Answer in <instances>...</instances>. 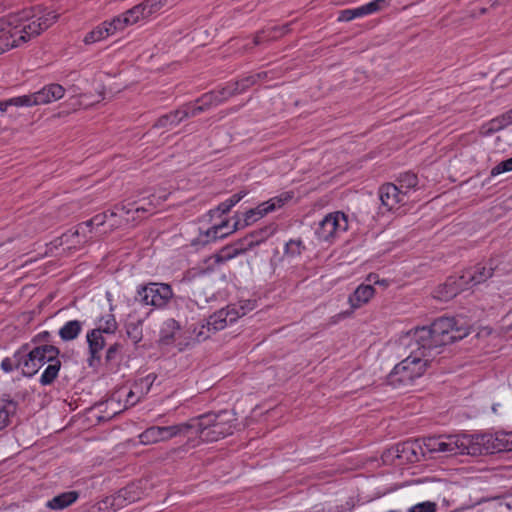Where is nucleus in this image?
Returning <instances> with one entry per match:
<instances>
[{"label": "nucleus", "instance_id": "nucleus-1", "mask_svg": "<svg viewBox=\"0 0 512 512\" xmlns=\"http://www.w3.org/2000/svg\"><path fill=\"white\" fill-rule=\"evenodd\" d=\"M35 17L33 9H25L18 13H11L1 17L0 32L7 30V36H0V50L7 51L28 42L31 38L40 35L44 30L53 25L59 15L47 12L31 21Z\"/></svg>", "mask_w": 512, "mask_h": 512}, {"label": "nucleus", "instance_id": "nucleus-2", "mask_svg": "<svg viewBox=\"0 0 512 512\" xmlns=\"http://www.w3.org/2000/svg\"><path fill=\"white\" fill-rule=\"evenodd\" d=\"M470 333V327L454 317H440L429 327H418L405 337L407 346L420 345L426 350L441 353V348L461 340Z\"/></svg>", "mask_w": 512, "mask_h": 512}, {"label": "nucleus", "instance_id": "nucleus-3", "mask_svg": "<svg viewBox=\"0 0 512 512\" xmlns=\"http://www.w3.org/2000/svg\"><path fill=\"white\" fill-rule=\"evenodd\" d=\"M410 354L398 363L387 377L389 385L400 388L411 385L415 379L424 375L436 361V353L413 344Z\"/></svg>", "mask_w": 512, "mask_h": 512}, {"label": "nucleus", "instance_id": "nucleus-4", "mask_svg": "<svg viewBox=\"0 0 512 512\" xmlns=\"http://www.w3.org/2000/svg\"><path fill=\"white\" fill-rule=\"evenodd\" d=\"M58 355L59 349L55 346H38L26 355L22 354V360H19L18 364H22V374L27 377L35 375L43 365L48 364L40 377V383L50 385L57 378L61 368Z\"/></svg>", "mask_w": 512, "mask_h": 512}, {"label": "nucleus", "instance_id": "nucleus-5", "mask_svg": "<svg viewBox=\"0 0 512 512\" xmlns=\"http://www.w3.org/2000/svg\"><path fill=\"white\" fill-rule=\"evenodd\" d=\"M291 198L292 195H290L289 193L283 194L279 197L271 198L270 200L261 203L256 208L247 211L244 217V224H241L240 221H236L233 228L230 231L224 232V229L228 227V221H224L221 224L215 225L206 230L205 232L201 233L199 235L198 242L207 244L217 239H222L228 236L230 233L236 231L237 229L251 225L253 222L257 221L258 219L265 216L269 212H272L275 209L282 207L285 204V202H287Z\"/></svg>", "mask_w": 512, "mask_h": 512}, {"label": "nucleus", "instance_id": "nucleus-6", "mask_svg": "<svg viewBox=\"0 0 512 512\" xmlns=\"http://www.w3.org/2000/svg\"><path fill=\"white\" fill-rule=\"evenodd\" d=\"M187 424L191 426V431H195L200 439L206 442L218 441L232 434L234 427L227 412L204 414L191 419Z\"/></svg>", "mask_w": 512, "mask_h": 512}, {"label": "nucleus", "instance_id": "nucleus-7", "mask_svg": "<svg viewBox=\"0 0 512 512\" xmlns=\"http://www.w3.org/2000/svg\"><path fill=\"white\" fill-rule=\"evenodd\" d=\"M423 446L430 453L444 456L471 455L473 449L472 435H440L423 440Z\"/></svg>", "mask_w": 512, "mask_h": 512}, {"label": "nucleus", "instance_id": "nucleus-8", "mask_svg": "<svg viewBox=\"0 0 512 512\" xmlns=\"http://www.w3.org/2000/svg\"><path fill=\"white\" fill-rule=\"evenodd\" d=\"M472 456L512 451V432L472 435Z\"/></svg>", "mask_w": 512, "mask_h": 512}, {"label": "nucleus", "instance_id": "nucleus-9", "mask_svg": "<svg viewBox=\"0 0 512 512\" xmlns=\"http://www.w3.org/2000/svg\"><path fill=\"white\" fill-rule=\"evenodd\" d=\"M173 297V291L169 284L148 283L137 288L136 300L157 309L164 308Z\"/></svg>", "mask_w": 512, "mask_h": 512}, {"label": "nucleus", "instance_id": "nucleus-10", "mask_svg": "<svg viewBox=\"0 0 512 512\" xmlns=\"http://www.w3.org/2000/svg\"><path fill=\"white\" fill-rule=\"evenodd\" d=\"M191 432V426L179 423L171 426H151L139 435V441L143 445H151L166 442L177 436H187Z\"/></svg>", "mask_w": 512, "mask_h": 512}, {"label": "nucleus", "instance_id": "nucleus-11", "mask_svg": "<svg viewBox=\"0 0 512 512\" xmlns=\"http://www.w3.org/2000/svg\"><path fill=\"white\" fill-rule=\"evenodd\" d=\"M348 229L347 216L340 211L327 214L318 224L315 234L320 241H332Z\"/></svg>", "mask_w": 512, "mask_h": 512}, {"label": "nucleus", "instance_id": "nucleus-12", "mask_svg": "<svg viewBox=\"0 0 512 512\" xmlns=\"http://www.w3.org/2000/svg\"><path fill=\"white\" fill-rule=\"evenodd\" d=\"M65 94V89L56 83L44 86L41 90L23 96L25 107L36 105H45L61 99Z\"/></svg>", "mask_w": 512, "mask_h": 512}, {"label": "nucleus", "instance_id": "nucleus-13", "mask_svg": "<svg viewBox=\"0 0 512 512\" xmlns=\"http://www.w3.org/2000/svg\"><path fill=\"white\" fill-rule=\"evenodd\" d=\"M244 315L245 311H242L240 314L236 309V305L227 306L226 308L215 312L207 319V330L212 331L213 333L222 330L228 325V323H233L239 317Z\"/></svg>", "mask_w": 512, "mask_h": 512}, {"label": "nucleus", "instance_id": "nucleus-14", "mask_svg": "<svg viewBox=\"0 0 512 512\" xmlns=\"http://www.w3.org/2000/svg\"><path fill=\"white\" fill-rule=\"evenodd\" d=\"M223 102V97H218L217 94H204L199 98L195 105L185 104L179 108L180 114L184 119L195 117L200 113L208 110L211 106L218 105Z\"/></svg>", "mask_w": 512, "mask_h": 512}, {"label": "nucleus", "instance_id": "nucleus-15", "mask_svg": "<svg viewBox=\"0 0 512 512\" xmlns=\"http://www.w3.org/2000/svg\"><path fill=\"white\" fill-rule=\"evenodd\" d=\"M401 188H397L396 184L386 183L379 189V197L383 206L387 210H392L400 204L406 203L405 192Z\"/></svg>", "mask_w": 512, "mask_h": 512}, {"label": "nucleus", "instance_id": "nucleus-16", "mask_svg": "<svg viewBox=\"0 0 512 512\" xmlns=\"http://www.w3.org/2000/svg\"><path fill=\"white\" fill-rule=\"evenodd\" d=\"M156 376L149 374L136 381L130 391L126 394L124 408L136 405L150 391Z\"/></svg>", "mask_w": 512, "mask_h": 512}, {"label": "nucleus", "instance_id": "nucleus-17", "mask_svg": "<svg viewBox=\"0 0 512 512\" xmlns=\"http://www.w3.org/2000/svg\"><path fill=\"white\" fill-rule=\"evenodd\" d=\"M463 279L450 277L447 281L440 285L434 292V297L441 301H448L457 296L464 286Z\"/></svg>", "mask_w": 512, "mask_h": 512}, {"label": "nucleus", "instance_id": "nucleus-18", "mask_svg": "<svg viewBox=\"0 0 512 512\" xmlns=\"http://www.w3.org/2000/svg\"><path fill=\"white\" fill-rule=\"evenodd\" d=\"M493 271L494 269L491 266L486 267L478 264L471 270L466 271L461 278L463 279L464 284L471 283L472 285H477L492 277Z\"/></svg>", "mask_w": 512, "mask_h": 512}, {"label": "nucleus", "instance_id": "nucleus-19", "mask_svg": "<svg viewBox=\"0 0 512 512\" xmlns=\"http://www.w3.org/2000/svg\"><path fill=\"white\" fill-rule=\"evenodd\" d=\"M374 293L375 289L372 285H360L354 293L349 296L348 301L353 309H357L368 303Z\"/></svg>", "mask_w": 512, "mask_h": 512}, {"label": "nucleus", "instance_id": "nucleus-20", "mask_svg": "<svg viewBox=\"0 0 512 512\" xmlns=\"http://www.w3.org/2000/svg\"><path fill=\"white\" fill-rule=\"evenodd\" d=\"M16 410L17 403L14 400L8 397L0 398V430L10 424L11 418L15 415Z\"/></svg>", "mask_w": 512, "mask_h": 512}, {"label": "nucleus", "instance_id": "nucleus-21", "mask_svg": "<svg viewBox=\"0 0 512 512\" xmlns=\"http://www.w3.org/2000/svg\"><path fill=\"white\" fill-rule=\"evenodd\" d=\"M78 497L79 493L76 491L63 492L49 500L46 506L51 510H62L73 504Z\"/></svg>", "mask_w": 512, "mask_h": 512}, {"label": "nucleus", "instance_id": "nucleus-22", "mask_svg": "<svg viewBox=\"0 0 512 512\" xmlns=\"http://www.w3.org/2000/svg\"><path fill=\"white\" fill-rule=\"evenodd\" d=\"M108 25V21H105L89 32L84 38L85 44H92L113 35V32L110 30L111 28Z\"/></svg>", "mask_w": 512, "mask_h": 512}, {"label": "nucleus", "instance_id": "nucleus-23", "mask_svg": "<svg viewBox=\"0 0 512 512\" xmlns=\"http://www.w3.org/2000/svg\"><path fill=\"white\" fill-rule=\"evenodd\" d=\"M68 234H73V231H67V232L63 233L60 237L53 240L50 243V245L54 248L66 246V248L68 250H71V249H78L85 244L84 241L79 237H67V239L64 240L65 236H67Z\"/></svg>", "mask_w": 512, "mask_h": 512}, {"label": "nucleus", "instance_id": "nucleus-24", "mask_svg": "<svg viewBox=\"0 0 512 512\" xmlns=\"http://www.w3.org/2000/svg\"><path fill=\"white\" fill-rule=\"evenodd\" d=\"M81 330L82 323L78 320H71L59 330V336L63 341H71L77 338Z\"/></svg>", "mask_w": 512, "mask_h": 512}, {"label": "nucleus", "instance_id": "nucleus-25", "mask_svg": "<svg viewBox=\"0 0 512 512\" xmlns=\"http://www.w3.org/2000/svg\"><path fill=\"white\" fill-rule=\"evenodd\" d=\"M387 5L386 0H374L369 2L363 6L352 9L354 19L360 18L369 14H373L377 11H380L384 6Z\"/></svg>", "mask_w": 512, "mask_h": 512}, {"label": "nucleus", "instance_id": "nucleus-26", "mask_svg": "<svg viewBox=\"0 0 512 512\" xmlns=\"http://www.w3.org/2000/svg\"><path fill=\"white\" fill-rule=\"evenodd\" d=\"M396 186L397 188H401V190H404L405 192V198H407V195L412 189H415L418 185V177L414 173L406 172L399 176L397 180Z\"/></svg>", "mask_w": 512, "mask_h": 512}, {"label": "nucleus", "instance_id": "nucleus-27", "mask_svg": "<svg viewBox=\"0 0 512 512\" xmlns=\"http://www.w3.org/2000/svg\"><path fill=\"white\" fill-rule=\"evenodd\" d=\"M180 329L179 323L175 319H168L164 323L161 330L160 342L164 345H169L174 339V334Z\"/></svg>", "mask_w": 512, "mask_h": 512}, {"label": "nucleus", "instance_id": "nucleus-28", "mask_svg": "<svg viewBox=\"0 0 512 512\" xmlns=\"http://www.w3.org/2000/svg\"><path fill=\"white\" fill-rule=\"evenodd\" d=\"M90 354H99L105 346V340L100 330H92L87 334Z\"/></svg>", "mask_w": 512, "mask_h": 512}, {"label": "nucleus", "instance_id": "nucleus-29", "mask_svg": "<svg viewBox=\"0 0 512 512\" xmlns=\"http://www.w3.org/2000/svg\"><path fill=\"white\" fill-rule=\"evenodd\" d=\"M183 121V118L180 114V110L177 109L168 114L161 116L155 123L154 127L157 128H169L173 126H177L180 122Z\"/></svg>", "mask_w": 512, "mask_h": 512}, {"label": "nucleus", "instance_id": "nucleus-30", "mask_svg": "<svg viewBox=\"0 0 512 512\" xmlns=\"http://www.w3.org/2000/svg\"><path fill=\"white\" fill-rule=\"evenodd\" d=\"M287 31H288V25H285L281 28L274 27V28L270 29L269 31L262 30L254 36L253 46H256V45H259L260 43H262L263 39L265 37H267L271 40L276 39L278 36H281V35H284L285 33H287Z\"/></svg>", "mask_w": 512, "mask_h": 512}, {"label": "nucleus", "instance_id": "nucleus-31", "mask_svg": "<svg viewBox=\"0 0 512 512\" xmlns=\"http://www.w3.org/2000/svg\"><path fill=\"white\" fill-rule=\"evenodd\" d=\"M470 512H511L505 497L494 499L483 505L478 511Z\"/></svg>", "mask_w": 512, "mask_h": 512}, {"label": "nucleus", "instance_id": "nucleus-32", "mask_svg": "<svg viewBox=\"0 0 512 512\" xmlns=\"http://www.w3.org/2000/svg\"><path fill=\"white\" fill-rule=\"evenodd\" d=\"M244 248H238L232 245H227L223 247L217 254H216V262L223 263L226 262L239 254L243 253Z\"/></svg>", "mask_w": 512, "mask_h": 512}, {"label": "nucleus", "instance_id": "nucleus-33", "mask_svg": "<svg viewBox=\"0 0 512 512\" xmlns=\"http://www.w3.org/2000/svg\"><path fill=\"white\" fill-rule=\"evenodd\" d=\"M117 329V322L115 316L108 313L102 316L99 320V326L96 330H100L101 333L113 334Z\"/></svg>", "mask_w": 512, "mask_h": 512}, {"label": "nucleus", "instance_id": "nucleus-34", "mask_svg": "<svg viewBox=\"0 0 512 512\" xmlns=\"http://www.w3.org/2000/svg\"><path fill=\"white\" fill-rule=\"evenodd\" d=\"M126 334L128 338L134 343L137 344L142 340L143 332H142V321L139 320L135 323H129L126 326Z\"/></svg>", "mask_w": 512, "mask_h": 512}, {"label": "nucleus", "instance_id": "nucleus-35", "mask_svg": "<svg viewBox=\"0 0 512 512\" xmlns=\"http://www.w3.org/2000/svg\"><path fill=\"white\" fill-rule=\"evenodd\" d=\"M254 84H256L255 77H252L251 75L247 76V77L233 83V89L228 92L227 96H234V95L240 94Z\"/></svg>", "mask_w": 512, "mask_h": 512}, {"label": "nucleus", "instance_id": "nucleus-36", "mask_svg": "<svg viewBox=\"0 0 512 512\" xmlns=\"http://www.w3.org/2000/svg\"><path fill=\"white\" fill-rule=\"evenodd\" d=\"M125 13L132 25L138 23L142 19L148 18L145 7H143L141 3L125 11Z\"/></svg>", "mask_w": 512, "mask_h": 512}, {"label": "nucleus", "instance_id": "nucleus-37", "mask_svg": "<svg viewBox=\"0 0 512 512\" xmlns=\"http://www.w3.org/2000/svg\"><path fill=\"white\" fill-rule=\"evenodd\" d=\"M108 26L111 28L110 30L113 32V34L117 31H122L126 27L132 25L130 23L129 18L126 16V13H122L116 17H114L111 21H108Z\"/></svg>", "mask_w": 512, "mask_h": 512}, {"label": "nucleus", "instance_id": "nucleus-38", "mask_svg": "<svg viewBox=\"0 0 512 512\" xmlns=\"http://www.w3.org/2000/svg\"><path fill=\"white\" fill-rule=\"evenodd\" d=\"M19 360H22V353L20 351L16 352L12 358H4L1 362L2 370L6 373H9L12 372L15 368H22V364H18Z\"/></svg>", "mask_w": 512, "mask_h": 512}, {"label": "nucleus", "instance_id": "nucleus-39", "mask_svg": "<svg viewBox=\"0 0 512 512\" xmlns=\"http://www.w3.org/2000/svg\"><path fill=\"white\" fill-rule=\"evenodd\" d=\"M245 194V192H239L232 195L229 199L218 205L217 211H219L221 214L228 213L232 207H234L245 196Z\"/></svg>", "mask_w": 512, "mask_h": 512}, {"label": "nucleus", "instance_id": "nucleus-40", "mask_svg": "<svg viewBox=\"0 0 512 512\" xmlns=\"http://www.w3.org/2000/svg\"><path fill=\"white\" fill-rule=\"evenodd\" d=\"M303 249L304 246L301 240H290L285 245L284 255L288 257L299 256Z\"/></svg>", "mask_w": 512, "mask_h": 512}, {"label": "nucleus", "instance_id": "nucleus-41", "mask_svg": "<svg viewBox=\"0 0 512 512\" xmlns=\"http://www.w3.org/2000/svg\"><path fill=\"white\" fill-rule=\"evenodd\" d=\"M167 3V0H145L141 4L145 7V11L149 16L158 12Z\"/></svg>", "mask_w": 512, "mask_h": 512}, {"label": "nucleus", "instance_id": "nucleus-42", "mask_svg": "<svg viewBox=\"0 0 512 512\" xmlns=\"http://www.w3.org/2000/svg\"><path fill=\"white\" fill-rule=\"evenodd\" d=\"M254 234H250L246 236L243 239L238 240L237 242L231 244L232 246L238 247V248H244L243 253L247 250L251 249L255 245H258L261 243V240H253Z\"/></svg>", "mask_w": 512, "mask_h": 512}, {"label": "nucleus", "instance_id": "nucleus-43", "mask_svg": "<svg viewBox=\"0 0 512 512\" xmlns=\"http://www.w3.org/2000/svg\"><path fill=\"white\" fill-rule=\"evenodd\" d=\"M509 124L511 123L508 122V119H506V115L503 114L501 117L495 118L488 123V132L492 133L499 131L508 126Z\"/></svg>", "mask_w": 512, "mask_h": 512}, {"label": "nucleus", "instance_id": "nucleus-44", "mask_svg": "<svg viewBox=\"0 0 512 512\" xmlns=\"http://www.w3.org/2000/svg\"><path fill=\"white\" fill-rule=\"evenodd\" d=\"M436 509L437 505L435 502L425 501L412 506L408 512H436Z\"/></svg>", "mask_w": 512, "mask_h": 512}, {"label": "nucleus", "instance_id": "nucleus-45", "mask_svg": "<svg viewBox=\"0 0 512 512\" xmlns=\"http://www.w3.org/2000/svg\"><path fill=\"white\" fill-rule=\"evenodd\" d=\"M11 106L24 107L25 104L23 103V96H18V97L10 98L5 101H0V111L2 113L7 112L8 108Z\"/></svg>", "mask_w": 512, "mask_h": 512}, {"label": "nucleus", "instance_id": "nucleus-46", "mask_svg": "<svg viewBox=\"0 0 512 512\" xmlns=\"http://www.w3.org/2000/svg\"><path fill=\"white\" fill-rule=\"evenodd\" d=\"M512 171V157L500 162L495 167L492 168L490 174L491 176H497L504 172H510Z\"/></svg>", "mask_w": 512, "mask_h": 512}, {"label": "nucleus", "instance_id": "nucleus-47", "mask_svg": "<svg viewBox=\"0 0 512 512\" xmlns=\"http://www.w3.org/2000/svg\"><path fill=\"white\" fill-rule=\"evenodd\" d=\"M81 230V223L78 224L75 228V230L73 231V234H68L67 236H65L64 240L67 239V237H79L81 238L84 243H87L88 240L90 239V234L92 233V228H85V229H82Z\"/></svg>", "mask_w": 512, "mask_h": 512}, {"label": "nucleus", "instance_id": "nucleus-48", "mask_svg": "<svg viewBox=\"0 0 512 512\" xmlns=\"http://www.w3.org/2000/svg\"><path fill=\"white\" fill-rule=\"evenodd\" d=\"M108 217V213L98 214L94 216L92 219L81 223V230L85 228H92L94 225L100 226L103 225Z\"/></svg>", "mask_w": 512, "mask_h": 512}, {"label": "nucleus", "instance_id": "nucleus-49", "mask_svg": "<svg viewBox=\"0 0 512 512\" xmlns=\"http://www.w3.org/2000/svg\"><path fill=\"white\" fill-rule=\"evenodd\" d=\"M196 336H195V339L198 341V342H201V341H204L206 339H208L210 337V333L212 331H208L207 330V323L206 324H203L199 327V330L196 331V329L194 330Z\"/></svg>", "mask_w": 512, "mask_h": 512}, {"label": "nucleus", "instance_id": "nucleus-50", "mask_svg": "<svg viewBox=\"0 0 512 512\" xmlns=\"http://www.w3.org/2000/svg\"><path fill=\"white\" fill-rule=\"evenodd\" d=\"M354 19L353 10L352 9H345L341 10L338 14L337 20L339 22H348Z\"/></svg>", "mask_w": 512, "mask_h": 512}, {"label": "nucleus", "instance_id": "nucleus-51", "mask_svg": "<svg viewBox=\"0 0 512 512\" xmlns=\"http://www.w3.org/2000/svg\"><path fill=\"white\" fill-rule=\"evenodd\" d=\"M120 347H121V346H120L119 344H117V343H116V344L111 345V346L108 348L107 352H106V361H112V360H114V359H115V357H116V355H117V353H118V352H119V350H120Z\"/></svg>", "mask_w": 512, "mask_h": 512}, {"label": "nucleus", "instance_id": "nucleus-52", "mask_svg": "<svg viewBox=\"0 0 512 512\" xmlns=\"http://www.w3.org/2000/svg\"><path fill=\"white\" fill-rule=\"evenodd\" d=\"M232 89H233V84L228 85L227 87H224L221 90L210 92L209 94H217L218 97H223V101H225L231 97V96H227V95H228V92Z\"/></svg>", "mask_w": 512, "mask_h": 512}, {"label": "nucleus", "instance_id": "nucleus-53", "mask_svg": "<svg viewBox=\"0 0 512 512\" xmlns=\"http://www.w3.org/2000/svg\"><path fill=\"white\" fill-rule=\"evenodd\" d=\"M255 306V303L252 302V301H246L244 305H240L239 308L236 307V309L239 311V313L241 314L242 311H245V314L247 313V311H250L254 308Z\"/></svg>", "mask_w": 512, "mask_h": 512}, {"label": "nucleus", "instance_id": "nucleus-54", "mask_svg": "<svg viewBox=\"0 0 512 512\" xmlns=\"http://www.w3.org/2000/svg\"><path fill=\"white\" fill-rule=\"evenodd\" d=\"M253 234H254L253 240H261V242H262L266 237H268L269 232H268V229H264L259 232H254Z\"/></svg>", "mask_w": 512, "mask_h": 512}, {"label": "nucleus", "instance_id": "nucleus-55", "mask_svg": "<svg viewBox=\"0 0 512 512\" xmlns=\"http://www.w3.org/2000/svg\"><path fill=\"white\" fill-rule=\"evenodd\" d=\"M118 402V399L116 398V394H114L107 402H106V405L107 407H111V409H113V413L114 414H117L118 411L115 410V404ZM121 410H119L120 412Z\"/></svg>", "mask_w": 512, "mask_h": 512}, {"label": "nucleus", "instance_id": "nucleus-56", "mask_svg": "<svg viewBox=\"0 0 512 512\" xmlns=\"http://www.w3.org/2000/svg\"><path fill=\"white\" fill-rule=\"evenodd\" d=\"M153 210V207H152V203L149 202L148 203V207L146 206H138L135 208V212L136 213H139V212H151Z\"/></svg>", "mask_w": 512, "mask_h": 512}, {"label": "nucleus", "instance_id": "nucleus-57", "mask_svg": "<svg viewBox=\"0 0 512 512\" xmlns=\"http://www.w3.org/2000/svg\"><path fill=\"white\" fill-rule=\"evenodd\" d=\"M100 361V356L99 354H90V357L88 359V364L89 366L93 367L95 366V363L99 362Z\"/></svg>", "mask_w": 512, "mask_h": 512}, {"label": "nucleus", "instance_id": "nucleus-58", "mask_svg": "<svg viewBox=\"0 0 512 512\" xmlns=\"http://www.w3.org/2000/svg\"><path fill=\"white\" fill-rule=\"evenodd\" d=\"M252 77H255V83L258 81H261L262 79L266 78L268 76L267 72H259L254 75H251Z\"/></svg>", "mask_w": 512, "mask_h": 512}, {"label": "nucleus", "instance_id": "nucleus-59", "mask_svg": "<svg viewBox=\"0 0 512 512\" xmlns=\"http://www.w3.org/2000/svg\"><path fill=\"white\" fill-rule=\"evenodd\" d=\"M406 451H411L412 453H414L413 445H412V444H410V443H403V444H402V450H401V452H406Z\"/></svg>", "mask_w": 512, "mask_h": 512}, {"label": "nucleus", "instance_id": "nucleus-60", "mask_svg": "<svg viewBox=\"0 0 512 512\" xmlns=\"http://www.w3.org/2000/svg\"><path fill=\"white\" fill-rule=\"evenodd\" d=\"M507 501V505L509 506L510 511L512 512V494L505 497Z\"/></svg>", "mask_w": 512, "mask_h": 512}, {"label": "nucleus", "instance_id": "nucleus-61", "mask_svg": "<svg viewBox=\"0 0 512 512\" xmlns=\"http://www.w3.org/2000/svg\"><path fill=\"white\" fill-rule=\"evenodd\" d=\"M508 122L512 123V109L505 113Z\"/></svg>", "mask_w": 512, "mask_h": 512}, {"label": "nucleus", "instance_id": "nucleus-62", "mask_svg": "<svg viewBox=\"0 0 512 512\" xmlns=\"http://www.w3.org/2000/svg\"><path fill=\"white\" fill-rule=\"evenodd\" d=\"M117 210L124 211L126 214H129V213H130V211H131V209H127V210H126V207H125V206H122V207H120V208H117Z\"/></svg>", "mask_w": 512, "mask_h": 512}, {"label": "nucleus", "instance_id": "nucleus-63", "mask_svg": "<svg viewBox=\"0 0 512 512\" xmlns=\"http://www.w3.org/2000/svg\"><path fill=\"white\" fill-rule=\"evenodd\" d=\"M109 215H110L111 217H112V216H115V215H117V212L111 211V212H109Z\"/></svg>", "mask_w": 512, "mask_h": 512}, {"label": "nucleus", "instance_id": "nucleus-64", "mask_svg": "<svg viewBox=\"0 0 512 512\" xmlns=\"http://www.w3.org/2000/svg\"><path fill=\"white\" fill-rule=\"evenodd\" d=\"M492 409H493V411H494V412H496L497 407L494 405V406L492 407Z\"/></svg>", "mask_w": 512, "mask_h": 512}]
</instances>
